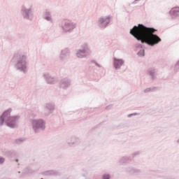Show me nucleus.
Masks as SVG:
<instances>
[{
    "mask_svg": "<svg viewBox=\"0 0 179 179\" xmlns=\"http://www.w3.org/2000/svg\"><path fill=\"white\" fill-rule=\"evenodd\" d=\"M169 15L172 19L179 17V7H174L169 11Z\"/></svg>",
    "mask_w": 179,
    "mask_h": 179,
    "instance_id": "15",
    "label": "nucleus"
},
{
    "mask_svg": "<svg viewBox=\"0 0 179 179\" xmlns=\"http://www.w3.org/2000/svg\"><path fill=\"white\" fill-rule=\"evenodd\" d=\"M71 85V80L67 78H64L59 83V87L62 89H68Z\"/></svg>",
    "mask_w": 179,
    "mask_h": 179,
    "instance_id": "14",
    "label": "nucleus"
},
{
    "mask_svg": "<svg viewBox=\"0 0 179 179\" xmlns=\"http://www.w3.org/2000/svg\"><path fill=\"white\" fill-rule=\"evenodd\" d=\"M18 174H20V171H18Z\"/></svg>",
    "mask_w": 179,
    "mask_h": 179,
    "instance_id": "37",
    "label": "nucleus"
},
{
    "mask_svg": "<svg viewBox=\"0 0 179 179\" xmlns=\"http://www.w3.org/2000/svg\"><path fill=\"white\" fill-rule=\"evenodd\" d=\"M135 47L136 48H145V45H143L142 44H139V43H136Z\"/></svg>",
    "mask_w": 179,
    "mask_h": 179,
    "instance_id": "29",
    "label": "nucleus"
},
{
    "mask_svg": "<svg viewBox=\"0 0 179 179\" xmlns=\"http://www.w3.org/2000/svg\"><path fill=\"white\" fill-rule=\"evenodd\" d=\"M177 143H179V138H178V140L177 141Z\"/></svg>",
    "mask_w": 179,
    "mask_h": 179,
    "instance_id": "35",
    "label": "nucleus"
},
{
    "mask_svg": "<svg viewBox=\"0 0 179 179\" xmlns=\"http://www.w3.org/2000/svg\"><path fill=\"white\" fill-rule=\"evenodd\" d=\"M137 55H138V57H145V50L142 49L138 51Z\"/></svg>",
    "mask_w": 179,
    "mask_h": 179,
    "instance_id": "23",
    "label": "nucleus"
},
{
    "mask_svg": "<svg viewBox=\"0 0 179 179\" xmlns=\"http://www.w3.org/2000/svg\"><path fill=\"white\" fill-rule=\"evenodd\" d=\"M5 163V158L0 156V165L3 164Z\"/></svg>",
    "mask_w": 179,
    "mask_h": 179,
    "instance_id": "31",
    "label": "nucleus"
},
{
    "mask_svg": "<svg viewBox=\"0 0 179 179\" xmlns=\"http://www.w3.org/2000/svg\"><path fill=\"white\" fill-rule=\"evenodd\" d=\"M111 178V175L108 173H105L102 176V179H110Z\"/></svg>",
    "mask_w": 179,
    "mask_h": 179,
    "instance_id": "25",
    "label": "nucleus"
},
{
    "mask_svg": "<svg viewBox=\"0 0 179 179\" xmlns=\"http://www.w3.org/2000/svg\"><path fill=\"white\" fill-rule=\"evenodd\" d=\"M133 174H136V176H138V175L141 174V171L139 169H136L134 168V169L133 171Z\"/></svg>",
    "mask_w": 179,
    "mask_h": 179,
    "instance_id": "26",
    "label": "nucleus"
},
{
    "mask_svg": "<svg viewBox=\"0 0 179 179\" xmlns=\"http://www.w3.org/2000/svg\"><path fill=\"white\" fill-rule=\"evenodd\" d=\"M92 64H94L96 66H98V68H101V65H100L99 63H97L95 60L92 61Z\"/></svg>",
    "mask_w": 179,
    "mask_h": 179,
    "instance_id": "30",
    "label": "nucleus"
},
{
    "mask_svg": "<svg viewBox=\"0 0 179 179\" xmlns=\"http://www.w3.org/2000/svg\"><path fill=\"white\" fill-rule=\"evenodd\" d=\"M59 27L62 33L68 34L73 33L76 29V23L68 19L62 20L59 24Z\"/></svg>",
    "mask_w": 179,
    "mask_h": 179,
    "instance_id": "4",
    "label": "nucleus"
},
{
    "mask_svg": "<svg viewBox=\"0 0 179 179\" xmlns=\"http://www.w3.org/2000/svg\"><path fill=\"white\" fill-rule=\"evenodd\" d=\"M43 18L44 20H46V22H50V23H52V14L51 13V11L50 10H45L43 13Z\"/></svg>",
    "mask_w": 179,
    "mask_h": 179,
    "instance_id": "13",
    "label": "nucleus"
},
{
    "mask_svg": "<svg viewBox=\"0 0 179 179\" xmlns=\"http://www.w3.org/2000/svg\"><path fill=\"white\" fill-rule=\"evenodd\" d=\"M179 71V61L173 66V72L177 73Z\"/></svg>",
    "mask_w": 179,
    "mask_h": 179,
    "instance_id": "22",
    "label": "nucleus"
},
{
    "mask_svg": "<svg viewBox=\"0 0 179 179\" xmlns=\"http://www.w3.org/2000/svg\"><path fill=\"white\" fill-rule=\"evenodd\" d=\"M15 162L17 163L19 162V159H16Z\"/></svg>",
    "mask_w": 179,
    "mask_h": 179,
    "instance_id": "34",
    "label": "nucleus"
},
{
    "mask_svg": "<svg viewBox=\"0 0 179 179\" xmlns=\"http://www.w3.org/2000/svg\"><path fill=\"white\" fill-rule=\"evenodd\" d=\"M29 173H33V171H31L30 172H28Z\"/></svg>",
    "mask_w": 179,
    "mask_h": 179,
    "instance_id": "36",
    "label": "nucleus"
},
{
    "mask_svg": "<svg viewBox=\"0 0 179 179\" xmlns=\"http://www.w3.org/2000/svg\"><path fill=\"white\" fill-rule=\"evenodd\" d=\"M135 115H139V113H134L129 114V115H127V118H131V117H135Z\"/></svg>",
    "mask_w": 179,
    "mask_h": 179,
    "instance_id": "27",
    "label": "nucleus"
},
{
    "mask_svg": "<svg viewBox=\"0 0 179 179\" xmlns=\"http://www.w3.org/2000/svg\"><path fill=\"white\" fill-rule=\"evenodd\" d=\"M159 90V87H150L145 89L143 90V93H153V92H157Z\"/></svg>",
    "mask_w": 179,
    "mask_h": 179,
    "instance_id": "20",
    "label": "nucleus"
},
{
    "mask_svg": "<svg viewBox=\"0 0 179 179\" xmlns=\"http://www.w3.org/2000/svg\"><path fill=\"white\" fill-rule=\"evenodd\" d=\"M136 1H139V0H135L133 3H136Z\"/></svg>",
    "mask_w": 179,
    "mask_h": 179,
    "instance_id": "33",
    "label": "nucleus"
},
{
    "mask_svg": "<svg viewBox=\"0 0 179 179\" xmlns=\"http://www.w3.org/2000/svg\"><path fill=\"white\" fill-rule=\"evenodd\" d=\"M79 141L78 138L76 137H71L66 139V144L67 146H72L73 145H76Z\"/></svg>",
    "mask_w": 179,
    "mask_h": 179,
    "instance_id": "16",
    "label": "nucleus"
},
{
    "mask_svg": "<svg viewBox=\"0 0 179 179\" xmlns=\"http://www.w3.org/2000/svg\"><path fill=\"white\" fill-rule=\"evenodd\" d=\"M92 54V51L90 48H89L87 43H84L80 45V49L76 50V57L80 59L87 58V57H90Z\"/></svg>",
    "mask_w": 179,
    "mask_h": 179,
    "instance_id": "6",
    "label": "nucleus"
},
{
    "mask_svg": "<svg viewBox=\"0 0 179 179\" xmlns=\"http://www.w3.org/2000/svg\"><path fill=\"white\" fill-rule=\"evenodd\" d=\"M26 141V138H17L15 140V143H17V145H20L21 143H23V142H24Z\"/></svg>",
    "mask_w": 179,
    "mask_h": 179,
    "instance_id": "21",
    "label": "nucleus"
},
{
    "mask_svg": "<svg viewBox=\"0 0 179 179\" xmlns=\"http://www.w3.org/2000/svg\"><path fill=\"white\" fill-rule=\"evenodd\" d=\"M71 55V50L68 48H65L62 50L59 59L60 61H65L68 57Z\"/></svg>",
    "mask_w": 179,
    "mask_h": 179,
    "instance_id": "12",
    "label": "nucleus"
},
{
    "mask_svg": "<svg viewBox=\"0 0 179 179\" xmlns=\"http://www.w3.org/2000/svg\"><path fill=\"white\" fill-rule=\"evenodd\" d=\"M156 72L157 70L155 68H150L148 70V73L152 80H155V79H156Z\"/></svg>",
    "mask_w": 179,
    "mask_h": 179,
    "instance_id": "18",
    "label": "nucleus"
},
{
    "mask_svg": "<svg viewBox=\"0 0 179 179\" xmlns=\"http://www.w3.org/2000/svg\"><path fill=\"white\" fill-rule=\"evenodd\" d=\"M20 15L24 20H29L33 22L34 19V11L33 10L32 5L24 4L20 8Z\"/></svg>",
    "mask_w": 179,
    "mask_h": 179,
    "instance_id": "5",
    "label": "nucleus"
},
{
    "mask_svg": "<svg viewBox=\"0 0 179 179\" xmlns=\"http://www.w3.org/2000/svg\"><path fill=\"white\" fill-rule=\"evenodd\" d=\"M139 155H141V152L139 151L137 152H134L132 155H131V157L132 159H134V157H135V156H139Z\"/></svg>",
    "mask_w": 179,
    "mask_h": 179,
    "instance_id": "28",
    "label": "nucleus"
},
{
    "mask_svg": "<svg viewBox=\"0 0 179 179\" xmlns=\"http://www.w3.org/2000/svg\"><path fill=\"white\" fill-rule=\"evenodd\" d=\"M43 107L45 109V115H50L52 113V111L55 110V104H54L52 102L45 103Z\"/></svg>",
    "mask_w": 179,
    "mask_h": 179,
    "instance_id": "9",
    "label": "nucleus"
},
{
    "mask_svg": "<svg viewBox=\"0 0 179 179\" xmlns=\"http://www.w3.org/2000/svg\"><path fill=\"white\" fill-rule=\"evenodd\" d=\"M15 152H12V151L8 152V156H10V157H12V156H15Z\"/></svg>",
    "mask_w": 179,
    "mask_h": 179,
    "instance_id": "32",
    "label": "nucleus"
},
{
    "mask_svg": "<svg viewBox=\"0 0 179 179\" xmlns=\"http://www.w3.org/2000/svg\"><path fill=\"white\" fill-rule=\"evenodd\" d=\"M157 29L154 27H148L143 24H138V26L134 25L130 29V34L136 38L138 41H141L142 44H147L150 47L155 45L162 42V38L157 34H155Z\"/></svg>",
    "mask_w": 179,
    "mask_h": 179,
    "instance_id": "1",
    "label": "nucleus"
},
{
    "mask_svg": "<svg viewBox=\"0 0 179 179\" xmlns=\"http://www.w3.org/2000/svg\"><path fill=\"white\" fill-rule=\"evenodd\" d=\"M41 179H43V178H41Z\"/></svg>",
    "mask_w": 179,
    "mask_h": 179,
    "instance_id": "38",
    "label": "nucleus"
},
{
    "mask_svg": "<svg viewBox=\"0 0 179 179\" xmlns=\"http://www.w3.org/2000/svg\"><path fill=\"white\" fill-rule=\"evenodd\" d=\"M27 54L17 52L14 54L11 62L14 64L15 69L22 73H27Z\"/></svg>",
    "mask_w": 179,
    "mask_h": 179,
    "instance_id": "2",
    "label": "nucleus"
},
{
    "mask_svg": "<svg viewBox=\"0 0 179 179\" xmlns=\"http://www.w3.org/2000/svg\"><path fill=\"white\" fill-rule=\"evenodd\" d=\"M10 113H12V108H8L0 116V127L6 125L12 129L17 127L19 120H20V116H10Z\"/></svg>",
    "mask_w": 179,
    "mask_h": 179,
    "instance_id": "3",
    "label": "nucleus"
},
{
    "mask_svg": "<svg viewBox=\"0 0 179 179\" xmlns=\"http://www.w3.org/2000/svg\"><path fill=\"white\" fill-rule=\"evenodd\" d=\"M132 160V157L131 156H124L120 158L118 161L119 164L120 165L122 164H127V163H129V162H131Z\"/></svg>",
    "mask_w": 179,
    "mask_h": 179,
    "instance_id": "17",
    "label": "nucleus"
},
{
    "mask_svg": "<svg viewBox=\"0 0 179 179\" xmlns=\"http://www.w3.org/2000/svg\"><path fill=\"white\" fill-rule=\"evenodd\" d=\"M43 78L48 85H55L57 82V78L48 73H43Z\"/></svg>",
    "mask_w": 179,
    "mask_h": 179,
    "instance_id": "10",
    "label": "nucleus"
},
{
    "mask_svg": "<svg viewBox=\"0 0 179 179\" xmlns=\"http://www.w3.org/2000/svg\"><path fill=\"white\" fill-rule=\"evenodd\" d=\"M43 176H59V173L57 171L50 170L43 172Z\"/></svg>",
    "mask_w": 179,
    "mask_h": 179,
    "instance_id": "19",
    "label": "nucleus"
},
{
    "mask_svg": "<svg viewBox=\"0 0 179 179\" xmlns=\"http://www.w3.org/2000/svg\"><path fill=\"white\" fill-rule=\"evenodd\" d=\"M111 17H113V16L110 15L99 17L96 21L98 27H99V29H106L108 27V25L111 22Z\"/></svg>",
    "mask_w": 179,
    "mask_h": 179,
    "instance_id": "8",
    "label": "nucleus"
},
{
    "mask_svg": "<svg viewBox=\"0 0 179 179\" xmlns=\"http://www.w3.org/2000/svg\"><path fill=\"white\" fill-rule=\"evenodd\" d=\"M125 64V60L123 59H118L117 57H113V67L116 71L117 69H121V67Z\"/></svg>",
    "mask_w": 179,
    "mask_h": 179,
    "instance_id": "11",
    "label": "nucleus"
},
{
    "mask_svg": "<svg viewBox=\"0 0 179 179\" xmlns=\"http://www.w3.org/2000/svg\"><path fill=\"white\" fill-rule=\"evenodd\" d=\"M134 168H131V167L127 168L126 172L129 173V174H134Z\"/></svg>",
    "mask_w": 179,
    "mask_h": 179,
    "instance_id": "24",
    "label": "nucleus"
},
{
    "mask_svg": "<svg viewBox=\"0 0 179 179\" xmlns=\"http://www.w3.org/2000/svg\"><path fill=\"white\" fill-rule=\"evenodd\" d=\"M31 125L34 134H40L45 130V122L43 119L31 120Z\"/></svg>",
    "mask_w": 179,
    "mask_h": 179,
    "instance_id": "7",
    "label": "nucleus"
}]
</instances>
